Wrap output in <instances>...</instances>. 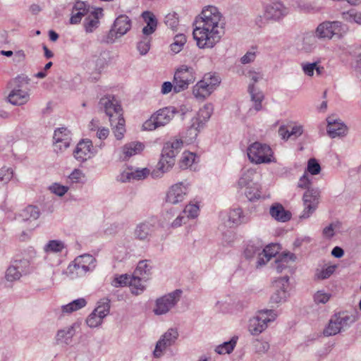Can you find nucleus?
Returning <instances> with one entry per match:
<instances>
[{
  "label": "nucleus",
  "instance_id": "21",
  "mask_svg": "<svg viewBox=\"0 0 361 361\" xmlns=\"http://www.w3.org/2000/svg\"><path fill=\"white\" fill-rule=\"evenodd\" d=\"M327 133L331 138L346 135L348 128L343 123L335 121L331 117L327 118Z\"/></svg>",
  "mask_w": 361,
  "mask_h": 361
},
{
  "label": "nucleus",
  "instance_id": "10",
  "mask_svg": "<svg viewBox=\"0 0 361 361\" xmlns=\"http://www.w3.org/2000/svg\"><path fill=\"white\" fill-rule=\"evenodd\" d=\"M179 336L176 328L169 329L159 339L156 343L153 355L155 357H161L166 349L175 344Z\"/></svg>",
  "mask_w": 361,
  "mask_h": 361
},
{
  "label": "nucleus",
  "instance_id": "45",
  "mask_svg": "<svg viewBox=\"0 0 361 361\" xmlns=\"http://www.w3.org/2000/svg\"><path fill=\"white\" fill-rule=\"evenodd\" d=\"M317 36L314 34H306L302 39V49L305 51H311L317 44Z\"/></svg>",
  "mask_w": 361,
  "mask_h": 361
},
{
  "label": "nucleus",
  "instance_id": "61",
  "mask_svg": "<svg viewBox=\"0 0 361 361\" xmlns=\"http://www.w3.org/2000/svg\"><path fill=\"white\" fill-rule=\"evenodd\" d=\"M331 298V294L325 293L323 290H318L314 295V301L316 304H325Z\"/></svg>",
  "mask_w": 361,
  "mask_h": 361
},
{
  "label": "nucleus",
  "instance_id": "47",
  "mask_svg": "<svg viewBox=\"0 0 361 361\" xmlns=\"http://www.w3.org/2000/svg\"><path fill=\"white\" fill-rule=\"evenodd\" d=\"M279 250L280 246L279 244L271 243L264 248L262 247V254L267 258V261H269L271 258L275 257L279 253Z\"/></svg>",
  "mask_w": 361,
  "mask_h": 361
},
{
  "label": "nucleus",
  "instance_id": "57",
  "mask_svg": "<svg viewBox=\"0 0 361 361\" xmlns=\"http://www.w3.org/2000/svg\"><path fill=\"white\" fill-rule=\"evenodd\" d=\"M245 195L250 201L259 199L261 196L258 187L255 185V186L252 185L247 187L245 190Z\"/></svg>",
  "mask_w": 361,
  "mask_h": 361
},
{
  "label": "nucleus",
  "instance_id": "25",
  "mask_svg": "<svg viewBox=\"0 0 361 361\" xmlns=\"http://www.w3.org/2000/svg\"><path fill=\"white\" fill-rule=\"evenodd\" d=\"M54 140L56 147L62 148L61 143H63V147H68L71 143V133L66 128H59L54 131Z\"/></svg>",
  "mask_w": 361,
  "mask_h": 361
},
{
  "label": "nucleus",
  "instance_id": "15",
  "mask_svg": "<svg viewBox=\"0 0 361 361\" xmlns=\"http://www.w3.org/2000/svg\"><path fill=\"white\" fill-rule=\"evenodd\" d=\"M288 13V8L281 2H271L266 6L264 18L267 20L277 21Z\"/></svg>",
  "mask_w": 361,
  "mask_h": 361
},
{
  "label": "nucleus",
  "instance_id": "13",
  "mask_svg": "<svg viewBox=\"0 0 361 361\" xmlns=\"http://www.w3.org/2000/svg\"><path fill=\"white\" fill-rule=\"evenodd\" d=\"M188 193V184L179 182L171 185L166 197V202L171 204H177L183 202Z\"/></svg>",
  "mask_w": 361,
  "mask_h": 361
},
{
  "label": "nucleus",
  "instance_id": "1",
  "mask_svg": "<svg viewBox=\"0 0 361 361\" xmlns=\"http://www.w3.org/2000/svg\"><path fill=\"white\" fill-rule=\"evenodd\" d=\"M195 23L192 35L200 49L214 47L224 32L225 19L219 9L213 6L203 9Z\"/></svg>",
  "mask_w": 361,
  "mask_h": 361
},
{
  "label": "nucleus",
  "instance_id": "7",
  "mask_svg": "<svg viewBox=\"0 0 361 361\" xmlns=\"http://www.w3.org/2000/svg\"><path fill=\"white\" fill-rule=\"evenodd\" d=\"M272 150L271 147L259 142H255L247 148V156L251 162L255 164L270 163Z\"/></svg>",
  "mask_w": 361,
  "mask_h": 361
},
{
  "label": "nucleus",
  "instance_id": "54",
  "mask_svg": "<svg viewBox=\"0 0 361 361\" xmlns=\"http://www.w3.org/2000/svg\"><path fill=\"white\" fill-rule=\"evenodd\" d=\"M13 178V170L11 168L0 169V187L7 184Z\"/></svg>",
  "mask_w": 361,
  "mask_h": 361
},
{
  "label": "nucleus",
  "instance_id": "62",
  "mask_svg": "<svg viewBox=\"0 0 361 361\" xmlns=\"http://www.w3.org/2000/svg\"><path fill=\"white\" fill-rule=\"evenodd\" d=\"M307 171L312 175H317L319 173L321 167L315 159L312 158L308 160Z\"/></svg>",
  "mask_w": 361,
  "mask_h": 361
},
{
  "label": "nucleus",
  "instance_id": "14",
  "mask_svg": "<svg viewBox=\"0 0 361 361\" xmlns=\"http://www.w3.org/2000/svg\"><path fill=\"white\" fill-rule=\"evenodd\" d=\"M319 191L317 188H311L305 191L303 195L305 208L300 218L306 219L313 213L319 203Z\"/></svg>",
  "mask_w": 361,
  "mask_h": 361
},
{
  "label": "nucleus",
  "instance_id": "43",
  "mask_svg": "<svg viewBox=\"0 0 361 361\" xmlns=\"http://www.w3.org/2000/svg\"><path fill=\"white\" fill-rule=\"evenodd\" d=\"M110 307V300L103 298L98 302V305L94 311L100 314L102 317L105 318L109 314Z\"/></svg>",
  "mask_w": 361,
  "mask_h": 361
},
{
  "label": "nucleus",
  "instance_id": "56",
  "mask_svg": "<svg viewBox=\"0 0 361 361\" xmlns=\"http://www.w3.org/2000/svg\"><path fill=\"white\" fill-rule=\"evenodd\" d=\"M203 78H207V79L208 80H206V82H207L208 86L210 89H212L214 91L221 82L220 78L216 74L211 73H206Z\"/></svg>",
  "mask_w": 361,
  "mask_h": 361
},
{
  "label": "nucleus",
  "instance_id": "36",
  "mask_svg": "<svg viewBox=\"0 0 361 361\" xmlns=\"http://www.w3.org/2000/svg\"><path fill=\"white\" fill-rule=\"evenodd\" d=\"M69 273L74 274L77 276H82L87 271H92L91 267H88L84 263L74 260L72 264L68 267Z\"/></svg>",
  "mask_w": 361,
  "mask_h": 361
},
{
  "label": "nucleus",
  "instance_id": "20",
  "mask_svg": "<svg viewBox=\"0 0 361 361\" xmlns=\"http://www.w3.org/2000/svg\"><path fill=\"white\" fill-rule=\"evenodd\" d=\"M279 135L283 140L288 139H296L303 133V128L300 125L285 126L283 125L279 128Z\"/></svg>",
  "mask_w": 361,
  "mask_h": 361
},
{
  "label": "nucleus",
  "instance_id": "29",
  "mask_svg": "<svg viewBox=\"0 0 361 361\" xmlns=\"http://www.w3.org/2000/svg\"><path fill=\"white\" fill-rule=\"evenodd\" d=\"M39 216V210L37 207L29 205L18 214V219L20 221H32Z\"/></svg>",
  "mask_w": 361,
  "mask_h": 361
},
{
  "label": "nucleus",
  "instance_id": "18",
  "mask_svg": "<svg viewBox=\"0 0 361 361\" xmlns=\"http://www.w3.org/2000/svg\"><path fill=\"white\" fill-rule=\"evenodd\" d=\"M152 221H144L138 224L134 231L135 238L139 240L149 241L155 226L154 222Z\"/></svg>",
  "mask_w": 361,
  "mask_h": 361
},
{
  "label": "nucleus",
  "instance_id": "24",
  "mask_svg": "<svg viewBox=\"0 0 361 361\" xmlns=\"http://www.w3.org/2000/svg\"><path fill=\"white\" fill-rule=\"evenodd\" d=\"M207 78H203L202 80L199 81L193 87L192 94L195 98L198 99L203 100L214 92V90L210 89L208 86V83L206 82V80H208Z\"/></svg>",
  "mask_w": 361,
  "mask_h": 361
},
{
  "label": "nucleus",
  "instance_id": "48",
  "mask_svg": "<svg viewBox=\"0 0 361 361\" xmlns=\"http://www.w3.org/2000/svg\"><path fill=\"white\" fill-rule=\"evenodd\" d=\"M151 40L150 35H144L137 42V49L141 55H145L149 51Z\"/></svg>",
  "mask_w": 361,
  "mask_h": 361
},
{
  "label": "nucleus",
  "instance_id": "38",
  "mask_svg": "<svg viewBox=\"0 0 361 361\" xmlns=\"http://www.w3.org/2000/svg\"><path fill=\"white\" fill-rule=\"evenodd\" d=\"M87 304L85 299L84 298H78L76 299L71 302L62 306L63 312L66 313H72L75 311H77L82 307H84Z\"/></svg>",
  "mask_w": 361,
  "mask_h": 361
},
{
  "label": "nucleus",
  "instance_id": "42",
  "mask_svg": "<svg viewBox=\"0 0 361 361\" xmlns=\"http://www.w3.org/2000/svg\"><path fill=\"white\" fill-rule=\"evenodd\" d=\"M186 37L183 34H178L174 37L173 42L171 44V50L174 54L179 53L186 43Z\"/></svg>",
  "mask_w": 361,
  "mask_h": 361
},
{
  "label": "nucleus",
  "instance_id": "33",
  "mask_svg": "<svg viewBox=\"0 0 361 361\" xmlns=\"http://www.w3.org/2000/svg\"><path fill=\"white\" fill-rule=\"evenodd\" d=\"M149 174V170L147 168L136 169L132 172H127L126 174H122L123 182L126 181L127 180H142L145 179Z\"/></svg>",
  "mask_w": 361,
  "mask_h": 361
},
{
  "label": "nucleus",
  "instance_id": "9",
  "mask_svg": "<svg viewBox=\"0 0 361 361\" xmlns=\"http://www.w3.org/2000/svg\"><path fill=\"white\" fill-rule=\"evenodd\" d=\"M182 290L176 289L174 291L166 294L156 300V307L154 312L157 315L167 313L179 301Z\"/></svg>",
  "mask_w": 361,
  "mask_h": 361
},
{
  "label": "nucleus",
  "instance_id": "59",
  "mask_svg": "<svg viewBox=\"0 0 361 361\" xmlns=\"http://www.w3.org/2000/svg\"><path fill=\"white\" fill-rule=\"evenodd\" d=\"M195 154L192 152H184L180 161L181 168H187L192 166L195 161Z\"/></svg>",
  "mask_w": 361,
  "mask_h": 361
},
{
  "label": "nucleus",
  "instance_id": "23",
  "mask_svg": "<svg viewBox=\"0 0 361 361\" xmlns=\"http://www.w3.org/2000/svg\"><path fill=\"white\" fill-rule=\"evenodd\" d=\"M269 214L275 220L281 222H286L291 218V213L286 210L279 203H275L271 206Z\"/></svg>",
  "mask_w": 361,
  "mask_h": 361
},
{
  "label": "nucleus",
  "instance_id": "49",
  "mask_svg": "<svg viewBox=\"0 0 361 361\" xmlns=\"http://www.w3.org/2000/svg\"><path fill=\"white\" fill-rule=\"evenodd\" d=\"M104 318L94 310L86 319V324L90 328L99 326L103 322Z\"/></svg>",
  "mask_w": 361,
  "mask_h": 361
},
{
  "label": "nucleus",
  "instance_id": "44",
  "mask_svg": "<svg viewBox=\"0 0 361 361\" xmlns=\"http://www.w3.org/2000/svg\"><path fill=\"white\" fill-rule=\"evenodd\" d=\"M30 82V79L27 76H18L9 82V86L12 90H25V86Z\"/></svg>",
  "mask_w": 361,
  "mask_h": 361
},
{
  "label": "nucleus",
  "instance_id": "34",
  "mask_svg": "<svg viewBox=\"0 0 361 361\" xmlns=\"http://www.w3.org/2000/svg\"><path fill=\"white\" fill-rule=\"evenodd\" d=\"M248 92L250 94L252 101L255 102L254 108L256 111H259L262 109V102L264 99L263 93L257 90L253 84H250L248 86Z\"/></svg>",
  "mask_w": 361,
  "mask_h": 361
},
{
  "label": "nucleus",
  "instance_id": "41",
  "mask_svg": "<svg viewBox=\"0 0 361 361\" xmlns=\"http://www.w3.org/2000/svg\"><path fill=\"white\" fill-rule=\"evenodd\" d=\"M336 265L324 266L322 269H317L315 278L319 280H324L329 278L335 271Z\"/></svg>",
  "mask_w": 361,
  "mask_h": 361
},
{
  "label": "nucleus",
  "instance_id": "31",
  "mask_svg": "<svg viewBox=\"0 0 361 361\" xmlns=\"http://www.w3.org/2000/svg\"><path fill=\"white\" fill-rule=\"evenodd\" d=\"M144 147L145 145L140 142H131L126 144L122 147L123 160H126L132 156L140 153L144 149Z\"/></svg>",
  "mask_w": 361,
  "mask_h": 361
},
{
  "label": "nucleus",
  "instance_id": "53",
  "mask_svg": "<svg viewBox=\"0 0 361 361\" xmlns=\"http://www.w3.org/2000/svg\"><path fill=\"white\" fill-rule=\"evenodd\" d=\"M178 23V17L176 13H170L165 16L164 23L172 30H176Z\"/></svg>",
  "mask_w": 361,
  "mask_h": 361
},
{
  "label": "nucleus",
  "instance_id": "28",
  "mask_svg": "<svg viewBox=\"0 0 361 361\" xmlns=\"http://www.w3.org/2000/svg\"><path fill=\"white\" fill-rule=\"evenodd\" d=\"M75 324L70 326L60 329L56 335V341L58 343H64L68 345L72 341V338L75 334Z\"/></svg>",
  "mask_w": 361,
  "mask_h": 361
},
{
  "label": "nucleus",
  "instance_id": "51",
  "mask_svg": "<svg viewBox=\"0 0 361 361\" xmlns=\"http://www.w3.org/2000/svg\"><path fill=\"white\" fill-rule=\"evenodd\" d=\"M253 172L252 171H247L241 176L238 180V186L240 188H247L252 185H255L252 183V177Z\"/></svg>",
  "mask_w": 361,
  "mask_h": 361
},
{
  "label": "nucleus",
  "instance_id": "3",
  "mask_svg": "<svg viewBox=\"0 0 361 361\" xmlns=\"http://www.w3.org/2000/svg\"><path fill=\"white\" fill-rule=\"evenodd\" d=\"M185 137L189 138V135L184 137V140H176L172 142L165 143L163 147L161 158L157 164V169L161 173L169 171L175 164V157L179 152L183 143L185 142Z\"/></svg>",
  "mask_w": 361,
  "mask_h": 361
},
{
  "label": "nucleus",
  "instance_id": "39",
  "mask_svg": "<svg viewBox=\"0 0 361 361\" xmlns=\"http://www.w3.org/2000/svg\"><path fill=\"white\" fill-rule=\"evenodd\" d=\"M65 248V244L63 241L59 240H49L44 247V251L46 253L53 252L59 253L61 252Z\"/></svg>",
  "mask_w": 361,
  "mask_h": 361
},
{
  "label": "nucleus",
  "instance_id": "40",
  "mask_svg": "<svg viewBox=\"0 0 361 361\" xmlns=\"http://www.w3.org/2000/svg\"><path fill=\"white\" fill-rule=\"evenodd\" d=\"M341 16L342 18L348 23L361 24V12L355 9L352 8L348 11L343 12Z\"/></svg>",
  "mask_w": 361,
  "mask_h": 361
},
{
  "label": "nucleus",
  "instance_id": "37",
  "mask_svg": "<svg viewBox=\"0 0 361 361\" xmlns=\"http://www.w3.org/2000/svg\"><path fill=\"white\" fill-rule=\"evenodd\" d=\"M238 337L233 336L230 341H226L224 343L218 345L215 351L220 355L230 354L233 352Z\"/></svg>",
  "mask_w": 361,
  "mask_h": 361
},
{
  "label": "nucleus",
  "instance_id": "12",
  "mask_svg": "<svg viewBox=\"0 0 361 361\" xmlns=\"http://www.w3.org/2000/svg\"><path fill=\"white\" fill-rule=\"evenodd\" d=\"M342 23L339 21H324L318 25L315 35L320 39H331L341 32Z\"/></svg>",
  "mask_w": 361,
  "mask_h": 361
},
{
  "label": "nucleus",
  "instance_id": "11",
  "mask_svg": "<svg viewBox=\"0 0 361 361\" xmlns=\"http://www.w3.org/2000/svg\"><path fill=\"white\" fill-rule=\"evenodd\" d=\"M131 28V20L126 15H121L115 20L113 27L108 35V42H114V38L126 35Z\"/></svg>",
  "mask_w": 361,
  "mask_h": 361
},
{
  "label": "nucleus",
  "instance_id": "8",
  "mask_svg": "<svg viewBox=\"0 0 361 361\" xmlns=\"http://www.w3.org/2000/svg\"><path fill=\"white\" fill-rule=\"evenodd\" d=\"M212 107L210 105H205L198 113V117L195 118L192 124L187 130L186 134L189 138L185 137V142L192 143L197 137L200 128H202L204 123L210 118Z\"/></svg>",
  "mask_w": 361,
  "mask_h": 361
},
{
  "label": "nucleus",
  "instance_id": "6",
  "mask_svg": "<svg viewBox=\"0 0 361 361\" xmlns=\"http://www.w3.org/2000/svg\"><path fill=\"white\" fill-rule=\"evenodd\" d=\"M176 113V110L173 106L161 109L152 114L143 123L142 129L145 130H154L157 128L164 126L172 120Z\"/></svg>",
  "mask_w": 361,
  "mask_h": 361
},
{
  "label": "nucleus",
  "instance_id": "16",
  "mask_svg": "<svg viewBox=\"0 0 361 361\" xmlns=\"http://www.w3.org/2000/svg\"><path fill=\"white\" fill-rule=\"evenodd\" d=\"M29 265L30 262L27 259L15 260L13 264L6 270V280L8 281L18 280L23 274H26L28 271Z\"/></svg>",
  "mask_w": 361,
  "mask_h": 361
},
{
  "label": "nucleus",
  "instance_id": "63",
  "mask_svg": "<svg viewBox=\"0 0 361 361\" xmlns=\"http://www.w3.org/2000/svg\"><path fill=\"white\" fill-rule=\"evenodd\" d=\"M130 276L127 274H122L118 277L114 278L111 282V285L114 287H122L129 284Z\"/></svg>",
  "mask_w": 361,
  "mask_h": 361
},
{
  "label": "nucleus",
  "instance_id": "19",
  "mask_svg": "<svg viewBox=\"0 0 361 361\" xmlns=\"http://www.w3.org/2000/svg\"><path fill=\"white\" fill-rule=\"evenodd\" d=\"M92 142L91 140H82L78 144L73 153L74 157L79 161H86L92 154Z\"/></svg>",
  "mask_w": 361,
  "mask_h": 361
},
{
  "label": "nucleus",
  "instance_id": "32",
  "mask_svg": "<svg viewBox=\"0 0 361 361\" xmlns=\"http://www.w3.org/2000/svg\"><path fill=\"white\" fill-rule=\"evenodd\" d=\"M175 74L180 76L188 85L193 83L195 80L193 68L187 66H181L176 70Z\"/></svg>",
  "mask_w": 361,
  "mask_h": 361
},
{
  "label": "nucleus",
  "instance_id": "27",
  "mask_svg": "<svg viewBox=\"0 0 361 361\" xmlns=\"http://www.w3.org/2000/svg\"><path fill=\"white\" fill-rule=\"evenodd\" d=\"M296 256L291 252H283L277 257L275 259V269L278 273L282 272L284 269H287L289 262H295Z\"/></svg>",
  "mask_w": 361,
  "mask_h": 361
},
{
  "label": "nucleus",
  "instance_id": "46",
  "mask_svg": "<svg viewBox=\"0 0 361 361\" xmlns=\"http://www.w3.org/2000/svg\"><path fill=\"white\" fill-rule=\"evenodd\" d=\"M129 286L132 288V293L139 295L145 289V286L142 284L140 277L133 276L129 281Z\"/></svg>",
  "mask_w": 361,
  "mask_h": 361
},
{
  "label": "nucleus",
  "instance_id": "60",
  "mask_svg": "<svg viewBox=\"0 0 361 361\" xmlns=\"http://www.w3.org/2000/svg\"><path fill=\"white\" fill-rule=\"evenodd\" d=\"M151 269H152V267L149 266V264H148V261L142 260L138 263L137 267L135 269V274H140V275H143V274L149 275L150 273Z\"/></svg>",
  "mask_w": 361,
  "mask_h": 361
},
{
  "label": "nucleus",
  "instance_id": "55",
  "mask_svg": "<svg viewBox=\"0 0 361 361\" xmlns=\"http://www.w3.org/2000/svg\"><path fill=\"white\" fill-rule=\"evenodd\" d=\"M173 92L175 93L180 92L188 87V84L182 80L180 76H177L174 74L173 77Z\"/></svg>",
  "mask_w": 361,
  "mask_h": 361
},
{
  "label": "nucleus",
  "instance_id": "2",
  "mask_svg": "<svg viewBox=\"0 0 361 361\" xmlns=\"http://www.w3.org/2000/svg\"><path fill=\"white\" fill-rule=\"evenodd\" d=\"M99 104L109 116L111 126L116 139L118 140L123 139L126 128L123 109L121 105L117 103L114 97L111 95L101 98Z\"/></svg>",
  "mask_w": 361,
  "mask_h": 361
},
{
  "label": "nucleus",
  "instance_id": "17",
  "mask_svg": "<svg viewBox=\"0 0 361 361\" xmlns=\"http://www.w3.org/2000/svg\"><path fill=\"white\" fill-rule=\"evenodd\" d=\"M289 277L284 276L275 281L274 286L277 288L271 296L270 301L273 303H280L286 301L288 297L287 288L289 286Z\"/></svg>",
  "mask_w": 361,
  "mask_h": 361
},
{
  "label": "nucleus",
  "instance_id": "35",
  "mask_svg": "<svg viewBox=\"0 0 361 361\" xmlns=\"http://www.w3.org/2000/svg\"><path fill=\"white\" fill-rule=\"evenodd\" d=\"M263 246L264 245L259 241H251L245 249V257L248 259L252 258L255 254L262 255L260 252L262 250Z\"/></svg>",
  "mask_w": 361,
  "mask_h": 361
},
{
  "label": "nucleus",
  "instance_id": "30",
  "mask_svg": "<svg viewBox=\"0 0 361 361\" xmlns=\"http://www.w3.org/2000/svg\"><path fill=\"white\" fill-rule=\"evenodd\" d=\"M8 101L13 105H23L29 99V94L25 90H11L8 97Z\"/></svg>",
  "mask_w": 361,
  "mask_h": 361
},
{
  "label": "nucleus",
  "instance_id": "50",
  "mask_svg": "<svg viewBox=\"0 0 361 361\" xmlns=\"http://www.w3.org/2000/svg\"><path fill=\"white\" fill-rule=\"evenodd\" d=\"M228 221L236 225L245 222L242 209L240 208H236L230 211Z\"/></svg>",
  "mask_w": 361,
  "mask_h": 361
},
{
  "label": "nucleus",
  "instance_id": "22",
  "mask_svg": "<svg viewBox=\"0 0 361 361\" xmlns=\"http://www.w3.org/2000/svg\"><path fill=\"white\" fill-rule=\"evenodd\" d=\"M99 15H102V9L97 8L92 11L84 20V27L87 33L92 32L99 24Z\"/></svg>",
  "mask_w": 361,
  "mask_h": 361
},
{
  "label": "nucleus",
  "instance_id": "4",
  "mask_svg": "<svg viewBox=\"0 0 361 361\" xmlns=\"http://www.w3.org/2000/svg\"><path fill=\"white\" fill-rule=\"evenodd\" d=\"M356 321L352 314L338 312L331 316L327 326L324 330V335L331 336L346 331Z\"/></svg>",
  "mask_w": 361,
  "mask_h": 361
},
{
  "label": "nucleus",
  "instance_id": "5",
  "mask_svg": "<svg viewBox=\"0 0 361 361\" xmlns=\"http://www.w3.org/2000/svg\"><path fill=\"white\" fill-rule=\"evenodd\" d=\"M277 314L273 310H259L256 316L249 321L248 329L252 335L257 336L263 332L269 322H274Z\"/></svg>",
  "mask_w": 361,
  "mask_h": 361
},
{
  "label": "nucleus",
  "instance_id": "64",
  "mask_svg": "<svg viewBox=\"0 0 361 361\" xmlns=\"http://www.w3.org/2000/svg\"><path fill=\"white\" fill-rule=\"evenodd\" d=\"M49 189L53 193L61 197L66 194L68 190V188L66 186L61 185L58 183H54L50 186Z\"/></svg>",
  "mask_w": 361,
  "mask_h": 361
},
{
  "label": "nucleus",
  "instance_id": "52",
  "mask_svg": "<svg viewBox=\"0 0 361 361\" xmlns=\"http://www.w3.org/2000/svg\"><path fill=\"white\" fill-rule=\"evenodd\" d=\"M182 213L186 216L187 219L195 218L198 216L199 207L196 204H189L185 206Z\"/></svg>",
  "mask_w": 361,
  "mask_h": 361
},
{
  "label": "nucleus",
  "instance_id": "58",
  "mask_svg": "<svg viewBox=\"0 0 361 361\" xmlns=\"http://www.w3.org/2000/svg\"><path fill=\"white\" fill-rule=\"evenodd\" d=\"M75 261L80 262L81 263H84V264L87 265L88 267H91V269L93 270L95 267V262L96 259L91 255H80L75 259Z\"/></svg>",
  "mask_w": 361,
  "mask_h": 361
},
{
  "label": "nucleus",
  "instance_id": "26",
  "mask_svg": "<svg viewBox=\"0 0 361 361\" xmlns=\"http://www.w3.org/2000/svg\"><path fill=\"white\" fill-rule=\"evenodd\" d=\"M145 22L147 25L142 28L143 35H151L153 34L157 27V20L156 16L150 11H144L142 14Z\"/></svg>",
  "mask_w": 361,
  "mask_h": 361
}]
</instances>
